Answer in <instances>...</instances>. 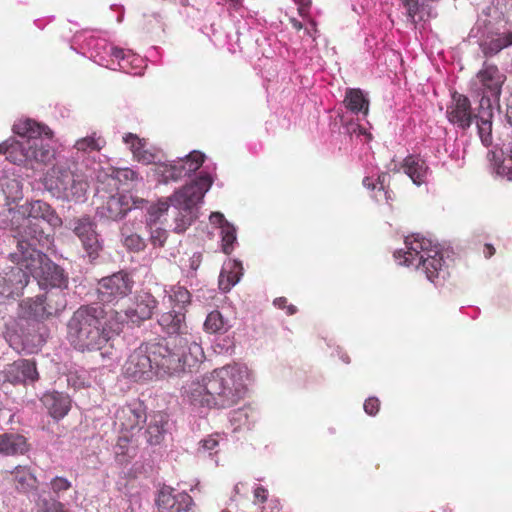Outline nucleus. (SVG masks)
<instances>
[{"instance_id":"nucleus-1","label":"nucleus","mask_w":512,"mask_h":512,"mask_svg":"<svg viewBox=\"0 0 512 512\" xmlns=\"http://www.w3.org/2000/svg\"><path fill=\"white\" fill-rule=\"evenodd\" d=\"M118 313L102 305H82L67 322V340L79 352L102 351L121 331Z\"/></svg>"},{"instance_id":"nucleus-2","label":"nucleus","mask_w":512,"mask_h":512,"mask_svg":"<svg viewBox=\"0 0 512 512\" xmlns=\"http://www.w3.org/2000/svg\"><path fill=\"white\" fill-rule=\"evenodd\" d=\"M247 371L234 364L225 365L192 382L187 390L191 405L215 409H227L237 405L245 396Z\"/></svg>"},{"instance_id":"nucleus-3","label":"nucleus","mask_w":512,"mask_h":512,"mask_svg":"<svg viewBox=\"0 0 512 512\" xmlns=\"http://www.w3.org/2000/svg\"><path fill=\"white\" fill-rule=\"evenodd\" d=\"M11 215V229L16 232L18 241H33L42 247L53 243V234L46 232L39 224L45 221L50 227L57 228L62 225V219L50 204L42 200L26 201L15 210H9Z\"/></svg>"},{"instance_id":"nucleus-4","label":"nucleus","mask_w":512,"mask_h":512,"mask_svg":"<svg viewBox=\"0 0 512 512\" xmlns=\"http://www.w3.org/2000/svg\"><path fill=\"white\" fill-rule=\"evenodd\" d=\"M33 245V243L19 241L17 251L10 254L12 262L23 266L27 278L29 279L30 276L35 278L40 287L66 289L69 277L65 270Z\"/></svg>"},{"instance_id":"nucleus-5","label":"nucleus","mask_w":512,"mask_h":512,"mask_svg":"<svg viewBox=\"0 0 512 512\" xmlns=\"http://www.w3.org/2000/svg\"><path fill=\"white\" fill-rule=\"evenodd\" d=\"M405 246L406 251H397L394 254L395 258L400 259V264L415 266L432 282L444 271L443 255L431 240L415 234L406 237Z\"/></svg>"},{"instance_id":"nucleus-6","label":"nucleus","mask_w":512,"mask_h":512,"mask_svg":"<svg viewBox=\"0 0 512 512\" xmlns=\"http://www.w3.org/2000/svg\"><path fill=\"white\" fill-rule=\"evenodd\" d=\"M147 345L156 374L172 375L182 372L178 339L148 342Z\"/></svg>"},{"instance_id":"nucleus-7","label":"nucleus","mask_w":512,"mask_h":512,"mask_svg":"<svg viewBox=\"0 0 512 512\" xmlns=\"http://www.w3.org/2000/svg\"><path fill=\"white\" fill-rule=\"evenodd\" d=\"M505 81L506 75L497 65L484 62L474 82L478 94L482 96L481 105L487 103L491 107L492 102L498 104Z\"/></svg>"},{"instance_id":"nucleus-8","label":"nucleus","mask_w":512,"mask_h":512,"mask_svg":"<svg viewBox=\"0 0 512 512\" xmlns=\"http://www.w3.org/2000/svg\"><path fill=\"white\" fill-rule=\"evenodd\" d=\"M67 305L63 292H46L35 298H29L24 302L25 313L28 318L37 321L46 320L61 313Z\"/></svg>"},{"instance_id":"nucleus-9","label":"nucleus","mask_w":512,"mask_h":512,"mask_svg":"<svg viewBox=\"0 0 512 512\" xmlns=\"http://www.w3.org/2000/svg\"><path fill=\"white\" fill-rule=\"evenodd\" d=\"M146 419L147 416L141 404H129L119 408L115 414V424L120 429L117 445L124 448L142 429Z\"/></svg>"},{"instance_id":"nucleus-10","label":"nucleus","mask_w":512,"mask_h":512,"mask_svg":"<svg viewBox=\"0 0 512 512\" xmlns=\"http://www.w3.org/2000/svg\"><path fill=\"white\" fill-rule=\"evenodd\" d=\"M134 286L133 277L126 271H118L99 280L98 298L104 303H114L131 294Z\"/></svg>"},{"instance_id":"nucleus-11","label":"nucleus","mask_w":512,"mask_h":512,"mask_svg":"<svg viewBox=\"0 0 512 512\" xmlns=\"http://www.w3.org/2000/svg\"><path fill=\"white\" fill-rule=\"evenodd\" d=\"M124 377L135 382L147 381L156 374L147 343L133 350L122 366Z\"/></svg>"},{"instance_id":"nucleus-12","label":"nucleus","mask_w":512,"mask_h":512,"mask_svg":"<svg viewBox=\"0 0 512 512\" xmlns=\"http://www.w3.org/2000/svg\"><path fill=\"white\" fill-rule=\"evenodd\" d=\"M68 226L78 237L88 256L96 259L103 249V243L96 231V222L90 216L84 215L70 220Z\"/></svg>"},{"instance_id":"nucleus-13","label":"nucleus","mask_w":512,"mask_h":512,"mask_svg":"<svg viewBox=\"0 0 512 512\" xmlns=\"http://www.w3.org/2000/svg\"><path fill=\"white\" fill-rule=\"evenodd\" d=\"M213 181L210 175L202 174L190 184L177 191L172 198L175 206L184 211H190L202 201Z\"/></svg>"},{"instance_id":"nucleus-14","label":"nucleus","mask_w":512,"mask_h":512,"mask_svg":"<svg viewBox=\"0 0 512 512\" xmlns=\"http://www.w3.org/2000/svg\"><path fill=\"white\" fill-rule=\"evenodd\" d=\"M146 204L143 198L133 197L130 194L117 193L108 197L102 205L100 213L110 220L123 218L130 210L142 208Z\"/></svg>"},{"instance_id":"nucleus-15","label":"nucleus","mask_w":512,"mask_h":512,"mask_svg":"<svg viewBox=\"0 0 512 512\" xmlns=\"http://www.w3.org/2000/svg\"><path fill=\"white\" fill-rule=\"evenodd\" d=\"M3 382L12 385H27L39 379L36 362L29 359H18L5 366L0 372Z\"/></svg>"},{"instance_id":"nucleus-16","label":"nucleus","mask_w":512,"mask_h":512,"mask_svg":"<svg viewBox=\"0 0 512 512\" xmlns=\"http://www.w3.org/2000/svg\"><path fill=\"white\" fill-rule=\"evenodd\" d=\"M446 117L451 124L462 130H467L474 119L478 118L472 111L469 98L458 92L452 94L451 102L446 109Z\"/></svg>"},{"instance_id":"nucleus-17","label":"nucleus","mask_w":512,"mask_h":512,"mask_svg":"<svg viewBox=\"0 0 512 512\" xmlns=\"http://www.w3.org/2000/svg\"><path fill=\"white\" fill-rule=\"evenodd\" d=\"M156 506L158 512H191L193 499L186 492L174 494L172 487L163 486L158 492Z\"/></svg>"},{"instance_id":"nucleus-18","label":"nucleus","mask_w":512,"mask_h":512,"mask_svg":"<svg viewBox=\"0 0 512 512\" xmlns=\"http://www.w3.org/2000/svg\"><path fill=\"white\" fill-rule=\"evenodd\" d=\"M28 284L27 273L23 266L15 264L9 270L0 273V303L14 296H19Z\"/></svg>"},{"instance_id":"nucleus-19","label":"nucleus","mask_w":512,"mask_h":512,"mask_svg":"<svg viewBox=\"0 0 512 512\" xmlns=\"http://www.w3.org/2000/svg\"><path fill=\"white\" fill-rule=\"evenodd\" d=\"M512 46V30L489 28L481 37L479 47L484 57L490 58Z\"/></svg>"},{"instance_id":"nucleus-20","label":"nucleus","mask_w":512,"mask_h":512,"mask_svg":"<svg viewBox=\"0 0 512 512\" xmlns=\"http://www.w3.org/2000/svg\"><path fill=\"white\" fill-rule=\"evenodd\" d=\"M157 322L161 330L169 336L179 339L187 335L186 313L181 310L170 309L159 314Z\"/></svg>"},{"instance_id":"nucleus-21","label":"nucleus","mask_w":512,"mask_h":512,"mask_svg":"<svg viewBox=\"0 0 512 512\" xmlns=\"http://www.w3.org/2000/svg\"><path fill=\"white\" fill-rule=\"evenodd\" d=\"M71 177H74V170L62 164H56L47 172L44 185L47 190L62 198Z\"/></svg>"},{"instance_id":"nucleus-22","label":"nucleus","mask_w":512,"mask_h":512,"mask_svg":"<svg viewBox=\"0 0 512 512\" xmlns=\"http://www.w3.org/2000/svg\"><path fill=\"white\" fill-rule=\"evenodd\" d=\"M157 306L158 301L151 293L140 292L135 297L133 305L127 309L126 315L133 322L148 320L152 317Z\"/></svg>"},{"instance_id":"nucleus-23","label":"nucleus","mask_w":512,"mask_h":512,"mask_svg":"<svg viewBox=\"0 0 512 512\" xmlns=\"http://www.w3.org/2000/svg\"><path fill=\"white\" fill-rule=\"evenodd\" d=\"M40 401L47 409L48 414L56 421L63 419L71 409L70 397L62 392H47Z\"/></svg>"},{"instance_id":"nucleus-24","label":"nucleus","mask_w":512,"mask_h":512,"mask_svg":"<svg viewBox=\"0 0 512 512\" xmlns=\"http://www.w3.org/2000/svg\"><path fill=\"white\" fill-rule=\"evenodd\" d=\"M30 141L6 140L0 144V153L17 165H30Z\"/></svg>"},{"instance_id":"nucleus-25","label":"nucleus","mask_w":512,"mask_h":512,"mask_svg":"<svg viewBox=\"0 0 512 512\" xmlns=\"http://www.w3.org/2000/svg\"><path fill=\"white\" fill-rule=\"evenodd\" d=\"M178 349L180 350V361L182 364V371L186 367L192 368L202 363L205 355L203 348L195 341L189 342L186 337L178 339Z\"/></svg>"},{"instance_id":"nucleus-26","label":"nucleus","mask_w":512,"mask_h":512,"mask_svg":"<svg viewBox=\"0 0 512 512\" xmlns=\"http://www.w3.org/2000/svg\"><path fill=\"white\" fill-rule=\"evenodd\" d=\"M13 132L16 135L25 138L24 141L40 140L41 136L43 135L49 139L53 136V132L49 127L42 125L32 119L17 121L13 125Z\"/></svg>"},{"instance_id":"nucleus-27","label":"nucleus","mask_w":512,"mask_h":512,"mask_svg":"<svg viewBox=\"0 0 512 512\" xmlns=\"http://www.w3.org/2000/svg\"><path fill=\"white\" fill-rule=\"evenodd\" d=\"M29 449L27 439L17 433L0 434V454L6 456L23 455Z\"/></svg>"},{"instance_id":"nucleus-28","label":"nucleus","mask_w":512,"mask_h":512,"mask_svg":"<svg viewBox=\"0 0 512 512\" xmlns=\"http://www.w3.org/2000/svg\"><path fill=\"white\" fill-rule=\"evenodd\" d=\"M123 141L130 146L134 158L145 165L155 162L156 154L146 148L145 139L139 138L136 134L128 133L123 137Z\"/></svg>"},{"instance_id":"nucleus-29","label":"nucleus","mask_w":512,"mask_h":512,"mask_svg":"<svg viewBox=\"0 0 512 512\" xmlns=\"http://www.w3.org/2000/svg\"><path fill=\"white\" fill-rule=\"evenodd\" d=\"M402 168L414 184L421 185L426 181L429 168L421 157L415 155L407 156L402 163Z\"/></svg>"},{"instance_id":"nucleus-30","label":"nucleus","mask_w":512,"mask_h":512,"mask_svg":"<svg viewBox=\"0 0 512 512\" xmlns=\"http://www.w3.org/2000/svg\"><path fill=\"white\" fill-rule=\"evenodd\" d=\"M165 295L168 298L171 309L181 310L184 313L187 312L192 296L186 287L179 284L171 285L168 289H165Z\"/></svg>"},{"instance_id":"nucleus-31","label":"nucleus","mask_w":512,"mask_h":512,"mask_svg":"<svg viewBox=\"0 0 512 512\" xmlns=\"http://www.w3.org/2000/svg\"><path fill=\"white\" fill-rule=\"evenodd\" d=\"M62 198L68 201H81L85 198L89 184L85 176L74 170V177L68 182Z\"/></svg>"},{"instance_id":"nucleus-32","label":"nucleus","mask_w":512,"mask_h":512,"mask_svg":"<svg viewBox=\"0 0 512 512\" xmlns=\"http://www.w3.org/2000/svg\"><path fill=\"white\" fill-rule=\"evenodd\" d=\"M343 102L352 113L367 115L369 112V99L359 88H348Z\"/></svg>"},{"instance_id":"nucleus-33","label":"nucleus","mask_w":512,"mask_h":512,"mask_svg":"<svg viewBox=\"0 0 512 512\" xmlns=\"http://www.w3.org/2000/svg\"><path fill=\"white\" fill-rule=\"evenodd\" d=\"M10 476L15 488L20 492H28L36 487V476L28 466L15 467Z\"/></svg>"},{"instance_id":"nucleus-34","label":"nucleus","mask_w":512,"mask_h":512,"mask_svg":"<svg viewBox=\"0 0 512 512\" xmlns=\"http://www.w3.org/2000/svg\"><path fill=\"white\" fill-rule=\"evenodd\" d=\"M29 155L31 166L33 163L46 165L54 158V150L43 139L30 140Z\"/></svg>"},{"instance_id":"nucleus-35","label":"nucleus","mask_w":512,"mask_h":512,"mask_svg":"<svg viewBox=\"0 0 512 512\" xmlns=\"http://www.w3.org/2000/svg\"><path fill=\"white\" fill-rule=\"evenodd\" d=\"M164 432V416L162 414L153 416L146 430L148 443L159 444L163 439Z\"/></svg>"},{"instance_id":"nucleus-36","label":"nucleus","mask_w":512,"mask_h":512,"mask_svg":"<svg viewBox=\"0 0 512 512\" xmlns=\"http://www.w3.org/2000/svg\"><path fill=\"white\" fill-rule=\"evenodd\" d=\"M122 243L131 252L143 251L146 247L145 240L136 233H129L126 225L121 228Z\"/></svg>"},{"instance_id":"nucleus-37","label":"nucleus","mask_w":512,"mask_h":512,"mask_svg":"<svg viewBox=\"0 0 512 512\" xmlns=\"http://www.w3.org/2000/svg\"><path fill=\"white\" fill-rule=\"evenodd\" d=\"M105 145V141L101 137H96V133L90 136L78 139L74 147L81 152L100 151Z\"/></svg>"},{"instance_id":"nucleus-38","label":"nucleus","mask_w":512,"mask_h":512,"mask_svg":"<svg viewBox=\"0 0 512 512\" xmlns=\"http://www.w3.org/2000/svg\"><path fill=\"white\" fill-rule=\"evenodd\" d=\"M236 228L231 223L224 224L221 228L222 250L226 255H230L233 251V245L236 242Z\"/></svg>"},{"instance_id":"nucleus-39","label":"nucleus","mask_w":512,"mask_h":512,"mask_svg":"<svg viewBox=\"0 0 512 512\" xmlns=\"http://www.w3.org/2000/svg\"><path fill=\"white\" fill-rule=\"evenodd\" d=\"M186 167L179 165H163L159 168V173L163 178V182L168 183L169 181H177L183 176H186Z\"/></svg>"},{"instance_id":"nucleus-40","label":"nucleus","mask_w":512,"mask_h":512,"mask_svg":"<svg viewBox=\"0 0 512 512\" xmlns=\"http://www.w3.org/2000/svg\"><path fill=\"white\" fill-rule=\"evenodd\" d=\"M204 328L209 333H219L225 330V321L217 310L210 312L204 322Z\"/></svg>"},{"instance_id":"nucleus-41","label":"nucleus","mask_w":512,"mask_h":512,"mask_svg":"<svg viewBox=\"0 0 512 512\" xmlns=\"http://www.w3.org/2000/svg\"><path fill=\"white\" fill-rule=\"evenodd\" d=\"M150 232L149 241L155 248H161L165 245L168 232L165 228L159 226V224L155 225L153 223L147 224Z\"/></svg>"},{"instance_id":"nucleus-42","label":"nucleus","mask_w":512,"mask_h":512,"mask_svg":"<svg viewBox=\"0 0 512 512\" xmlns=\"http://www.w3.org/2000/svg\"><path fill=\"white\" fill-rule=\"evenodd\" d=\"M205 160V155L199 151H192L186 159L180 163L181 166H185V172L190 174L192 172L197 171L203 164Z\"/></svg>"},{"instance_id":"nucleus-43","label":"nucleus","mask_w":512,"mask_h":512,"mask_svg":"<svg viewBox=\"0 0 512 512\" xmlns=\"http://www.w3.org/2000/svg\"><path fill=\"white\" fill-rule=\"evenodd\" d=\"M169 204L167 201H160L157 204L151 205L148 209L147 224H158L159 219L167 213Z\"/></svg>"},{"instance_id":"nucleus-44","label":"nucleus","mask_w":512,"mask_h":512,"mask_svg":"<svg viewBox=\"0 0 512 512\" xmlns=\"http://www.w3.org/2000/svg\"><path fill=\"white\" fill-rule=\"evenodd\" d=\"M478 133L483 144L488 146L491 141L492 123L488 118L480 117L477 121Z\"/></svg>"},{"instance_id":"nucleus-45","label":"nucleus","mask_w":512,"mask_h":512,"mask_svg":"<svg viewBox=\"0 0 512 512\" xmlns=\"http://www.w3.org/2000/svg\"><path fill=\"white\" fill-rule=\"evenodd\" d=\"M112 176L123 184L138 180V173L130 168H116L113 170Z\"/></svg>"},{"instance_id":"nucleus-46","label":"nucleus","mask_w":512,"mask_h":512,"mask_svg":"<svg viewBox=\"0 0 512 512\" xmlns=\"http://www.w3.org/2000/svg\"><path fill=\"white\" fill-rule=\"evenodd\" d=\"M505 157L499 166V173L512 179V138L504 150Z\"/></svg>"},{"instance_id":"nucleus-47","label":"nucleus","mask_w":512,"mask_h":512,"mask_svg":"<svg viewBox=\"0 0 512 512\" xmlns=\"http://www.w3.org/2000/svg\"><path fill=\"white\" fill-rule=\"evenodd\" d=\"M239 281L238 272L230 271L227 275L224 271L221 272L219 277V286L222 290L228 291Z\"/></svg>"},{"instance_id":"nucleus-48","label":"nucleus","mask_w":512,"mask_h":512,"mask_svg":"<svg viewBox=\"0 0 512 512\" xmlns=\"http://www.w3.org/2000/svg\"><path fill=\"white\" fill-rule=\"evenodd\" d=\"M390 175L388 173H382L378 176V184L379 189L378 192H383L385 196L386 203L389 206H392V202L394 201V194L392 191L387 189L386 183L389 180Z\"/></svg>"},{"instance_id":"nucleus-49","label":"nucleus","mask_w":512,"mask_h":512,"mask_svg":"<svg viewBox=\"0 0 512 512\" xmlns=\"http://www.w3.org/2000/svg\"><path fill=\"white\" fill-rule=\"evenodd\" d=\"M38 512H68V510L59 501L44 499L39 503Z\"/></svg>"},{"instance_id":"nucleus-50","label":"nucleus","mask_w":512,"mask_h":512,"mask_svg":"<svg viewBox=\"0 0 512 512\" xmlns=\"http://www.w3.org/2000/svg\"><path fill=\"white\" fill-rule=\"evenodd\" d=\"M71 482L64 477H55L50 482L52 491L59 495L61 492L67 491L71 488Z\"/></svg>"},{"instance_id":"nucleus-51","label":"nucleus","mask_w":512,"mask_h":512,"mask_svg":"<svg viewBox=\"0 0 512 512\" xmlns=\"http://www.w3.org/2000/svg\"><path fill=\"white\" fill-rule=\"evenodd\" d=\"M402 5L407 11L408 17L412 22H415V16L419 12L420 4L419 0H401Z\"/></svg>"},{"instance_id":"nucleus-52","label":"nucleus","mask_w":512,"mask_h":512,"mask_svg":"<svg viewBox=\"0 0 512 512\" xmlns=\"http://www.w3.org/2000/svg\"><path fill=\"white\" fill-rule=\"evenodd\" d=\"M380 409V401L376 397H370L364 402V410L367 414L374 416Z\"/></svg>"},{"instance_id":"nucleus-53","label":"nucleus","mask_w":512,"mask_h":512,"mask_svg":"<svg viewBox=\"0 0 512 512\" xmlns=\"http://www.w3.org/2000/svg\"><path fill=\"white\" fill-rule=\"evenodd\" d=\"M274 305L279 309H286L287 315H294L297 312L296 306L288 304V300L285 297L276 298Z\"/></svg>"},{"instance_id":"nucleus-54","label":"nucleus","mask_w":512,"mask_h":512,"mask_svg":"<svg viewBox=\"0 0 512 512\" xmlns=\"http://www.w3.org/2000/svg\"><path fill=\"white\" fill-rule=\"evenodd\" d=\"M268 499V491L263 486H257L254 490V503H265Z\"/></svg>"},{"instance_id":"nucleus-55","label":"nucleus","mask_w":512,"mask_h":512,"mask_svg":"<svg viewBox=\"0 0 512 512\" xmlns=\"http://www.w3.org/2000/svg\"><path fill=\"white\" fill-rule=\"evenodd\" d=\"M217 436L210 435L209 437L203 439L200 444L204 450L211 451L218 446Z\"/></svg>"},{"instance_id":"nucleus-56","label":"nucleus","mask_w":512,"mask_h":512,"mask_svg":"<svg viewBox=\"0 0 512 512\" xmlns=\"http://www.w3.org/2000/svg\"><path fill=\"white\" fill-rule=\"evenodd\" d=\"M210 222L214 225H218L220 229L224 226V224H229L224 215L220 212H213L210 215Z\"/></svg>"},{"instance_id":"nucleus-57","label":"nucleus","mask_w":512,"mask_h":512,"mask_svg":"<svg viewBox=\"0 0 512 512\" xmlns=\"http://www.w3.org/2000/svg\"><path fill=\"white\" fill-rule=\"evenodd\" d=\"M363 185L364 187H366L367 189H371V190H375L376 187L379 188V184H378V178L376 179V181H374L372 178L370 177H365L363 179Z\"/></svg>"},{"instance_id":"nucleus-58","label":"nucleus","mask_w":512,"mask_h":512,"mask_svg":"<svg viewBox=\"0 0 512 512\" xmlns=\"http://www.w3.org/2000/svg\"><path fill=\"white\" fill-rule=\"evenodd\" d=\"M484 254L486 258H490L495 254V248L491 244H485Z\"/></svg>"},{"instance_id":"nucleus-59","label":"nucleus","mask_w":512,"mask_h":512,"mask_svg":"<svg viewBox=\"0 0 512 512\" xmlns=\"http://www.w3.org/2000/svg\"><path fill=\"white\" fill-rule=\"evenodd\" d=\"M311 4V0H301V7L299 8L300 15L307 13V8Z\"/></svg>"},{"instance_id":"nucleus-60","label":"nucleus","mask_w":512,"mask_h":512,"mask_svg":"<svg viewBox=\"0 0 512 512\" xmlns=\"http://www.w3.org/2000/svg\"><path fill=\"white\" fill-rule=\"evenodd\" d=\"M290 23L296 31H300L303 28L302 23L295 18L290 19Z\"/></svg>"},{"instance_id":"nucleus-61","label":"nucleus","mask_w":512,"mask_h":512,"mask_svg":"<svg viewBox=\"0 0 512 512\" xmlns=\"http://www.w3.org/2000/svg\"><path fill=\"white\" fill-rule=\"evenodd\" d=\"M112 55L117 59H124V51L122 49L113 48Z\"/></svg>"},{"instance_id":"nucleus-62","label":"nucleus","mask_w":512,"mask_h":512,"mask_svg":"<svg viewBox=\"0 0 512 512\" xmlns=\"http://www.w3.org/2000/svg\"><path fill=\"white\" fill-rule=\"evenodd\" d=\"M223 512H229V511H223Z\"/></svg>"}]
</instances>
